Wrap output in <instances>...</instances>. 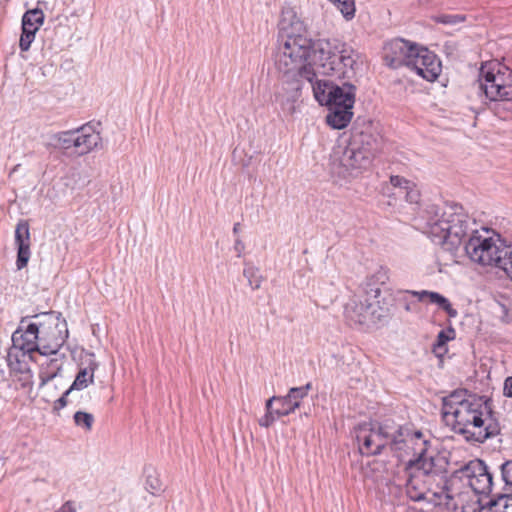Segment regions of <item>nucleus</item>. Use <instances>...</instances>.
Here are the masks:
<instances>
[{"label":"nucleus","mask_w":512,"mask_h":512,"mask_svg":"<svg viewBox=\"0 0 512 512\" xmlns=\"http://www.w3.org/2000/svg\"><path fill=\"white\" fill-rule=\"evenodd\" d=\"M356 56L351 47L337 40L313 41L305 35L279 40L275 66L282 75L283 84L276 100L292 113L303 81H311L318 74L350 78L354 73Z\"/></svg>","instance_id":"nucleus-1"},{"label":"nucleus","mask_w":512,"mask_h":512,"mask_svg":"<svg viewBox=\"0 0 512 512\" xmlns=\"http://www.w3.org/2000/svg\"><path fill=\"white\" fill-rule=\"evenodd\" d=\"M442 417L467 442L483 443L500 433L488 401L467 390H456L443 398Z\"/></svg>","instance_id":"nucleus-2"},{"label":"nucleus","mask_w":512,"mask_h":512,"mask_svg":"<svg viewBox=\"0 0 512 512\" xmlns=\"http://www.w3.org/2000/svg\"><path fill=\"white\" fill-rule=\"evenodd\" d=\"M474 222L458 204L429 205L416 219V227L446 250L457 249Z\"/></svg>","instance_id":"nucleus-3"},{"label":"nucleus","mask_w":512,"mask_h":512,"mask_svg":"<svg viewBox=\"0 0 512 512\" xmlns=\"http://www.w3.org/2000/svg\"><path fill=\"white\" fill-rule=\"evenodd\" d=\"M469 238L465 243V252L469 259L485 268L502 271L512 280V245L489 230L479 232L470 225Z\"/></svg>","instance_id":"nucleus-4"},{"label":"nucleus","mask_w":512,"mask_h":512,"mask_svg":"<svg viewBox=\"0 0 512 512\" xmlns=\"http://www.w3.org/2000/svg\"><path fill=\"white\" fill-rule=\"evenodd\" d=\"M53 145L67 157H83L103 147L100 132L90 124L59 132L52 137Z\"/></svg>","instance_id":"nucleus-5"},{"label":"nucleus","mask_w":512,"mask_h":512,"mask_svg":"<svg viewBox=\"0 0 512 512\" xmlns=\"http://www.w3.org/2000/svg\"><path fill=\"white\" fill-rule=\"evenodd\" d=\"M480 87L491 101H512V68L490 61L480 68Z\"/></svg>","instance_id":"nucleus-6"},{"label":"nucleus","mask_w":512,"mask_h":512,"mask_svg":"<svg viewBox=\"0 0 512 512\" xmlns=\"http://www.w3.org/2000/svg\"><path fill=\"white\" fill-rule=\"evenodd\" d=\"M37 330L39 331L40 354H57L68 336L67 324L61 315L55 312L36 315Z\"/></svg>","instance_id":"nucleus-7"},{"label":"nucleus","mask_w":512,"mask_h":512,"mask_svg":"<svg viewBox=\"0 0 512 512\" xmlns=\"http://www.w3.org/2000/svg\"><path fill=\"white\" fill-rule=\"evenodd\" d=\"M359 452L362 455L371 456L379 454L387 444L391 445L392 434L383 427H376L372 423H361L355 429Z\"/></svg>","instance_id":"nucleus-8"},{"label":"nucleus","mask_w":512,"mask_h":512,"mask_svg":"<svg viewBox=\"0 0 512 512\" xmlns=\"http://www.w3.org/2000/svg\"><path fill=\"white\" fill-rule=\"evenodd\" d=\"M378 301H371L367 294L354 295L344 308V316L350 326L376 323L381 315L376 313Z\"/></svg>","instance_id":"nucleus-9"},{"label":"nucleus","mask_w":512,"mask_h":512,"mask_svg":"<svg viewBox=\"0 0 512 512\" xmlns=\"http://www.w3.org/2000/svg\"><path fill=\"white\" fill-rule=\"evenodd\" d=\"M85 366H81L79 371L71 384V386L54 402V410H61L68 405V403H74V399L79 397L77 391L84 390L89 385L94 383V373L98 369V362L95 360L93 353L87 354Z\"/></svg>","instance_id":"nucleus-10"},{"label":"nucleus","mask_w":512,"mask_h":512,"mask_svg":"<svg viewBox=\"0 0 512 512\" xmlns=\"http://www.w3.org/2000/svg\"><path fill=\"white\" fill-rule=\"evenodd\" d=\"M391 448L400 452L401 457L412 455L411 458H416L430 451V441L421 431L400 429L391 439Z\"/></svg>","instance_id":"nucleus-11"},{"label":"nucleus","mask_w":512,"mask_h":512,"mask_svg":"<svg viewBox=\"0 0 512 512\" xmlns=\"http://www.w3.org/2000/svg\"><path fill=\"white\" fill-rule=\"evenodd\" d=\"M419 45L403 38H394L383 46V60L393 69L408 67Z\"/></svg>","instance_id":"nucleus-12"},{"label":"nucleus","mask_w":512,"mask_h":512,"mask_svg":"<svg viewBox=\"0 0 512 512\" xmlns=\"http://www.w3.org/2000/svg\"><path fill=\"white\" fill-rule=\"evenodd\" d=\"M462 477L476 494L488 495L493 488V476L486 463L480 459L469 461L460 470Z\"/></svg>","instance_id":"nucleus-13"},{"label":"nucleus","mask_w":512,"mask_h":512,"mask_svg":"<svg viewBox=\"0 0 512 512\" xmlns=\"http://www.w3.org/2000/svg\"><path fill=\"white\" fill-rule=\"evenodd\" d=\"M408 68L415 71L423 79L433 82L439 77L442 65L436 54L425 47L419 46Z\"/></svg>","instance_id":"nucleus-14"},{"label":"nucleus","mask_w":512,"mask_h":512,"mask_svg":"<svg viewBox=\"0 0 512 512\" xmlns=\"http://www.w3.org/2000/svg\"><path fill=\"white\" fill-rule=\"evenodd\" d=\"M23 323L22 321L21 324ZM39 337L36 321L29 323L25 328L21 325L12 334L13 349L19 350L23 354L36 351L40 353Z\"/></svg>","instance_id":"nucleus-15"},{"label":"nucleus","mask_w":512,"mask_h":512,"mask_svg":"<svg viewBox=\"0 0 512 512\" xmlns=\"http://www.w3.org/2000/svg\"><path fill=\"white\" fill-rule=\"evenodd\" d=\"M44 21V14L39 9L27 11L22 17V34L19 46L22 51H28L35 39V34Z\"/></svg>","instance_id":"nucleus-16"},{"label":"nucleus","mask_w":512,"mask_h":512,"mask_svg":"<svg viewBox=\"0 0 512 512\" xmlns=\"http://www.w3.org/2000/svg\"><path fill=\"white\" fill-rule=\"evenodd\" d=\"M15 245L17 247L16 266L18 270L27 266L31 256L30 227L26 220H20L15 228Z\"/></svg>","instance_id":"nucleus-17"},{"label":"nucleus","mask_w":512,"mask_h":512,"mask_svg":"<svg viewBox=\"0 0 512 512\" xmlns=\"http://www.w3.org/2000/svg\"><path fill=\"white\" fill-rule=\"evenodd\" d=\"M441 462L442 458L435 457L433 451L408 460L410 468L416 471L415 474H420L424 478L440 475L444 471Z\"/></svg>","instance_id":"nucleus-18"},{"label":"nucleus","mask_w":512,"mask_h":512,"mask_svg":"<svg viewBox=\"0 0 512 512\" xmlns=\"http://www.w3.org/2000/svg\"><path fill=\"white\" fill-rule=\"evenodd\" d=\"M279 40L286 37H296L304 35L306 30L304 22L301 20L297 11L293 7H284L279 21Z\"/></svg>","instance_id":"nucleus-19"},{"label":"nucleus","mask_w":512,"mask_h":512,"mask_svg":"<svg viewBox=\"0 0 512 512\" xmlns=\"http://www.w3.org/2000/svg\"><path fill=\"white\" fill-rule=\"evenodd\" d=\"M390 184L396 191L390 192V186H386L383 188L384 195L388 197L404 196L405 200L411 204H417L419 202L420 191L413 182L395 175L390 177Z\"/></svg>","instance_id":"nucleus-20"},{"label":"nucleus","mask_w":512,"mask_h":512,"mask_svg":"<svg viewBox=\"0 0 512 512\" xmlns=\"http://www.w3.org/2000/svg\"><path fill=\"white\" fill-rule=\"evenodd\" d=\"M311 384L305 386L293 387L286 396H279L280 407L275 409L277 417L287 416L300 407L301 401L307 397Z\"/></svg>","instance_id":"nucleus-21"},{"label":"nucleus","mask_w":512,"mask_h":512,"mask_svg":"<svg viewBox=\"0 0 512 512\" xmlns=\"http://www.w3.org/2000/svg\"><path fill=\"white\" fill-rule=\"evenodd\" d=\"M407 293H411L419 302L436 305L438 308L445 311L450 318H456L458 315V311L453 308L449 299L438 292L421 290L407 291Z\"/></svg>","instance_id":"nucleus-22"},{"label":"nucleus","mask_w":512,"mask_h":512,"mask_svg":"<svg viewBox=\"0 0 512 512\" xmlns=\"http://www.w3.org/2000/svg\"><path fill=\"white\" fill-rule=\"evenodd\" d=\"M355 86L349 82H344L342 86L335 85L330 94L331 104L329 107H341L353 109L355 103Z\"/></svg>","instance_id":"nucleus-23"},{"label":"nucleus","mask_w":512,"mask_h":512,"mask_svg":"<svg viewBox=\"0 0 512 512\" xmlns=\"http://www.w3.org/2000/svg\"><path fill=\"white\" fill-rule=\"evenodd\" d=\"M355 75V72L350 77V79ZM322 75L318 74L315 76V78H312L311 81H305L309 84L313 91V95L315 100L320 105H330L331 104V98L330 94L332 93V88H335V84L332 82L320 78ZM337 78L344 79L343 77H338L337 75H333ZM349 80V78H347Z\"/></svg>","instance_id":"nucleus-24"},{"label":"nucleus","mask_w":512,"mask_h":512,"mask_svg":"<svg viewBox=\"0 0 512 512\" xmlns=\"http://www.w3.org/2000/svg\"><path fill=\"white\" fill-rule=\"evenodd\" d=\"M84 400L89 401L90 395L81 393L79 395V397L74 399V403H71L72 405H74L75 408H77V410L75 411V413L73 415V422L76 427H78L86 432H89L93 428L95 418L92 413L86 412L82 409L83 408L82 402Z\"/></svg>","instance_id":"nucleus-25"},{"label":"nucleus","mask_w":512,"mask_h":512,"mask_svg":"<svg viewBox=\"0 0 512 512\" xmlns=\"http://www.w3.org/2000/svg\"><path fill=\"white\" fill-rule=\"evenodd\" d=\"M430 489L426 480L420 474H411L406 482V494L412 501H420L427 498Z\"/></svg>","instance_id":"nucleus-26"},{"label":"nucleus","mask_w":512,"mask_h":512,"mask_svg":"<svg viewBox=\"0 0 512 512\" xmlns=\"http://www.w3.org/2000/svg\"><path fill=\"white\" fill-rule=\"evenodd\" d=\"M329 170L333 182L342 185L354 177L356 168L352 162H330Z\"/></svg>","instance_id":"nucleus-27"},{"label":"nucleus","mask_w":512,"mask_h":512,"mask_svg":"<svg viewBox=\"0 0 512 512\" xmlns=\"http://www.w3.org/2000/svg\"><path fill=\"white\" fill-rule=\"evenodd\" d=\"M331 112L327 115V123L334 129H343L351 121L353 112L352 109H345L341 107H330Z\"/></svg>","instance_id":"nucleus-28"},{"label":"nucleus","mask_w":512,"mask_h":512,"mask_svg":"<svg viewBox=\"0 0 512 512\" xmlns=\"http://www.w3.org/2000/svg\"><path fill=\"white\" fill-rule=\"evenodd\" d=\"M456 331L452 326H449L446 329L441 330L436 338V341L433 345V351L437 355H442L447 352L446 344L447 342L455 339Z\"/></svg>","instance_id":"nucleus-29"},{"label":"nucleus","mask_w":512,"mask_h":512,"mask_svg":"<svg viewBox=\"0 0 512 512\" xmlns=\"http://www.w3.org/2000/svg\"><path fill=\"white\" fill-rule=\"evenodd\" d=\"M512 507V496L500 495L496 499L491 500L487 507H483L489 512H508V509Z\"/></svg>","instance_id":"nucleus-30"},{"label":"nucleus","mask_w":512,"mask_h":512,"mask_svg":"<svg viewBox=\"0 0 512 512\" xmlns=\"http://www.w3.org/2000/svg\"><path fill=\"white\" fill-rule=\"evenodd\" d=\"M145 489L153 496L160 495L163 491V484L155 470H152L150 473H147L145 480Z\"/></svg>","instance_id":"nucleus-31"},{"label":"nucleus","mask_w":512,"mask_h":512,"mask_svg":"<svg viewBox=\"0 0 512 512\" xmlns=\"http://www.w3.org/2000/svg\"><path fill=\"white\" fill-rule=\"evenodd\" d=\"M243 275L252 290H257L261 287L263 277L258 268L252 265H246L243 270Z\"/></svg>","instance_id":"nucleus-32"},{"label":"nucleus","mask_w":512,"mask_h":512,"mask_svg":"<svg viewBox=\"0 0 512 512\" xmlns=\"http://www.w3.org/2000/svg\"><path fill=\"white\" fill-rule=\"evenodd\" d=\"M51 366L53 367L54 371L49 373L42 372L40 374L41 378V385H45L48 381L52 380L54 377L57 376L58 372L61 369V366L58 364V361L56 359L51 360Z\"/></svg>","instance_id":"nucleus-33"},{"label":"nucleus","mask_w":512,"mask_h":512,"mask_svg":"<svg viewBox=\"0 0 512 512\" xmlns=\"http://www.w3.org/2000/svg\"><path fill=\"white\" fill-rule=\"evenodd\" d=\"M501 476L506 485H512V460L501 465Z\"/></svg>","instance_id":"nucleus-34"},{"label":"nucleus","mask_w":512,"mask_h":512,"mask_svg":"<svg viewBox=\"0 0 512 512\" xmlns=\"http://www.w3.org/2000/svg\"><path fill=\"white\" fill-rule=\"evenodd\" d=\"M278 417L276 416L275 412H269V413H265L258 421L259 425L261 427H265V428H268L270 427L274 422L275 420L277 419Z\"/></svg>","instance_id":"nucleus-35"},{"label":"nucleus","mask_w":512,"mask_h":512,"mask_svg":"<svg viewBox=\"0 0 512 512\" xmlns=\"http://www.w3.org/2000/svg\"><path fill=\"white\" fill-rule=\"evenodd\" d=\"M407 291L408 290L401 292L402 297L400 298V300L404 302V309L407 312H413L415 310V305L413 303L408 302V300H407V296L408 295L412 296V294L411 293H407Z\"/></svg>","instance_id":"nucleus-36"},{"label":"nucleus","mask_w":512,"mask_h":512,"mask_svg":"<svg viewBox=\"0 0 512 512\" xmlns=\"http://www.w3.org/2000/svg\"><path fill=\"white\" fill-rule=\"evenodd\" d=\"M503 394L507 398H512V376H509L504 380Z\"/></svg>","instance_id":"nucleus-37"},{"label":"nucleus","mask_w":512,"mask_h":512,"mask_svg":"<svg viewBox=\"0 0 512 512\" xmlns=\"http://www.w3.org/2000/svg\"><path fill=\"white\" fill-rule=\"evenodd\" d=\"M244 249L245 245L242 240L240 238H236L234 243V250L236 251L238 257L242 256Z\"/></svg>","instance_id":"nucleus-38"},{"label":"nucleus","mask_w":512,"mask_h":512,"mask_svg":"<svg viewBox=\"0 0 512 512\" xmlns=\"http://www.w3.org/2000/svg\"><path fill=\"white\" fill-rule=\"evenodd\" d=\"M55 512H76V510L74 504L71 501H67Z\"/></svg>","instance_id":"nucleus-39"},{"label":"nucleus","mask_w":512,"mask_h":512,"mask_svg":"<svg viewBox=\"0 0 512 512\" xmlns=\"http://www.w3.org/2000/svg\"><path fill=\"white\" fill-rule=\"evenodd\" d=\"M273 402H278L279 403V396H272L271 398H269L267 401H266V404H265V409H266V412L269 413V412H275V409L272 408V404Z\"/></svg>","instance_id":"nucleus-40"},{"label":"nucleus","mask_w":512,"mask_h":512,"mask_svg":"<svg viewBox=\"0 0 512 512\" xmlns=\"http://www.w3.org/2000/svg\"><path fill=\"white\" fill-rule=\"evenodd\" d=\"M31 378H32V375H31L30 370L29 369L23 370L22 371V380H23L22 386H25L26 384L30 383Z\"/></svg>","instance_id":"nucleus-41"},{"label":"nucleus","mask_w":512,"mask_h":512,"mask_svg":"<svg viewBox=\"0 0 512 512\" xmlns=\"http://www.w3.org/2000/svg\"><path fill=\"white\" fill-rule=\"evenodd\" d=\"M433 494L440 499L445 498V500H450L453 498L447 489H443L441 492H434Z\"/></svg>","instance_id":"nucleus-42"},{"label":"nucleus","mask_w":512,"mask_h":512,"mask_svg":"<svg viewBox=\"0 0 512 512\" xmlns=\"http://www.w3.org/2000/svg\"><path fill=\"white\" fill-rule=\"evenodd\" d=\"M240 232V223H235L233 226V234L238 235Z\"/></svg>","instance_id":"nucleus-43"},{"label":"nucleus","mask_w":512,"mask_h":512,"mask_svg":"<svg viewBox=\"0 0 512 512\" xmlns=\"http://www.w3.org/2000/svg\"><path fill=\"white\" fill-rule=\"evenodd\" d=\"M372 292L374 293V297H378L379 294H380V289L379 288H376L375 290H372Z\"/></svg>","instance_id":"nucleus-44"},{"label":"nucleus","mask_w":512,"mask_h":512,"mask_svg":"<svg viewBox=\"0 0 512 512\" xmlns=\"http://www.w3.org/2000/svg\"><path fill=\"white\" fill-rule=\"evenodd\" d=\"M479 512H489V510L481 509Z\"/></svg>","instance_id":"nucleus-45"}]
</instances>
